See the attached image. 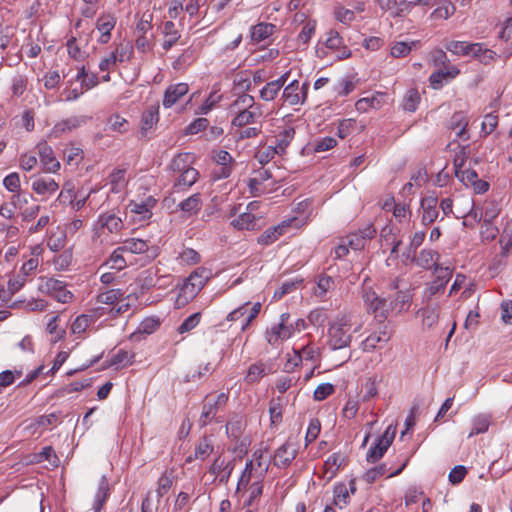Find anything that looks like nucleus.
Wrapping results in <instances>:
<instances>
[{
    "label": "nucleus",
    "instance_id": "obj_34",
    "mask_svg": "<svg viewBox=\"0 0 512 512\" xmlns=\"http://www.w3.org/2000/svg\"><path fill=\"white\" fill-rule=\"evenodd\" d=\"M133 354L125 350H118L115 354H113L108 360V367H115L116 369L126 367L133 363Z\"/></svg>",
    "mask_w": 512,
    "mask_h": 512
},
{
    "label": "nucleus",
    "instance_id": "obj_28",
    "mask_svg": "<svg viewBox=\"0 0 512 512\" xmlns=\"http://www.w3.org/2000/svg\"><path fill=\"white\" fill-rule=\"evenodd\" d=\"M345 463L346 458L342 454L333 453L330 455L324 463L325 474L328 476V479L333 478L337 474L339 468L345 465Z\"/></svg>",
    "mask_w": 512,
    "mask_h": 512
},
{
    "label": "nucleus",
    "instance_id": "obj_9",
    "mask_svg": "<svg viewBox=\"0 0 512 512\" xmlns=\"http://www.w3.org/2000/svg\"><path fill=\"white\" fill-rule=\"evenodd\" d=\"M325 38L319 40L327 50L335 51L338 58H347L350 56V50L344 45V39L341 34H324Z\"/></svg>",
    "mask_w": 512,
    "mask_h": 512
},
{
    "label": "nucleus",
    "instance_id": "obj_19",
    "mask_svg": "<svg viewBox=\"0 0 512 512\" xmlns=\"http://www.w3.org/2000/svg\"><path fill=\"white\" fill-rule=\"evenodd\" d=\"M40 162L46 172L55 173L60 168V163L56 160L53 150L47 144L38 146Z\"/></svg>",
    "mask_w": 512,
    "mask_h": 512
},
{
    "label": "nucleus",
    "instance_id": "obj_47",
    "mask_svg": "<svg viewBox=\"0 0 512 512\" xmlns=\"http://www.w3.org/2000/svg\"><path fill=\"white\" fill-rule=\"evenodd\" d=\"M481 210L483 214V223L493 222L500 213V208L495 201L485 202Z\"/></svg>",
    "mask_w": 512,
    "mask_h": 512
},
{
    "label": "nucleus",
    "instance_id": "obj_62",
    "mask_svg": "<svg viewBox=\"0 0 512 512\" xmlns=\"http://www.w3.org/2000/svg\"><path fill=\"white\" fill-rule=\"evenodd\" d=\"M359 410V401L353 398H349L344 408L342 409V415L346 419H353Z\"/></svg>",
    "mask_w": 512,
    "mask_h": 512
},
{
    "label": "nucleus",
    "instance_id": "obj_56",
    "mask_svg": "<svg viewBox=\"0 0 512 512\" xmlns=\"http://www.w3.org/2000/svg\"><path fill=\"white\" fill-rule=\"evenodd\" d=\"M335 391L334 385L331 383H322L316 387L314 390V400L323 401L330 395H332Z\"/></svg>",
    "mask_w": 512,
    "mask_h": 512
},
{
    "label": "nucleus",
    "instance_id": "obj_40",
    "mask_svg": "<svg viewBox=\"0 0 512 512\" xmlns=\"http://www.w3.org/2000/svg\"><path fill=\"white\" fill-rule=\"evenodd\" d=\"M238 230H253L256 226V218L250 212L241 213L231 223Z\"/></svg>",
    "mask_w": 512,
    "mask_h": 512
},
{
    "label": "nucleus",
    "instance_id": "obj_1",
    "mask_svg": "<svg viewBox=\"0 0 512 512\" xmlns=\"http://www.w3.org/2000/svg\"><path fill=\"white\" fill-rule=\"evenodd\" d=\"M356 315L354 313L348 312L343 313L335 317V319L331 322L329 327V341L328 345L332 350H339L346 348L350 345L352 335L351 330L357 332L361 329L362 324L355 322Z\"/></svg>",
    "mask_w": 512,
    "mask_h": 512
},
{
    "label": "nucleus",
    "instance_id": "obj_57",
    "mask_svg": "<svg viewBox=\"0 0 512 512\" xmlns=\"http://www.w3.org/2000/svg\"><path fill=\"white\" fill-rule=\"evenodd\" d=\"M497 125L498 116L493 113L486 114L481 125V132L487 136L496 129Z\"/></svg>",
    "mask_w": 512,
    "mask_h": 512
},
{
    "label": "nucleus",
    "instance_id": "obj_48",
    "mask_svg": "<svg viewBox=\"0 0 512 512\" xmlns=\"http://www.w3.org/2000/svg\"><path fill=\"white\" fill-rule=\"evenodd\" d=\"M107 125L110 130L119 132V133H125L129 130L128 121L124 117H121L120 115H117V114L111 115L108 118Z\"/></svg>",
    "mask_w": 512,
    "mask_h": 512
},
{
    "label": "nucleus",
    "instance_id": "obj_42",
    "mask_svg": "<svg viewBox=\"0 0 512 512\" xmlns=\"http://www.w3.org/2000/svg\"><path fill=\"white\" fill-rule=\"evenodd\" d=\"M411 299L412 295L410 294V292H398L393 300H389V302H392L391 311H396L397 313H400L402 311L407 310L410 305Z\"/></svg>",
    "mask_w": 512,
    "mask_h": 512
},
{
    "label": "nucleus",
    "instance_id": "obj_55",
    "mask_svg": "<svg viewBox=\"0 0 512 512\" xmlns=\"http://www.w3.org/2000/svg\"><path fill=\"white\" fill-rule=\"evenodd\" d=\"M133 53V47L130 41L126 43H120L118 47L113 51V54L116 56L119 62L127 61L131 58Z\"/></svg>",
    "mask_w": 512,
    "mask_h": 512
},
{
    "label": "nucleus",
    "instance_id": "obj_3",
    "mask_svg": "<svg viewBox=\"0 0 512 512\" xmlns=\"http://www.w3.org/2000/svg\"><path fill=\"white\" fill-rule=\"evenodd\" d=\"M228 399V392H221L217 395H207L203 401L201 415L198 420L199 425L201 427H205L212 421L222 423L224 421V418L221 415V413L226 407Z\"/></svg>",
    "mask_w": 512,
    "mask_h": 512
},
{
    "label": "nucleus",
    "instance_id": "obj_33",
    "mask_svg": "<svg viewBox=\"0 0 512 512\" xmlns=\"http://www.w3.org/2000/svg\"><path fill=\"white\" fill-rule=\"evenodd\" d=\"M126 251L124 250L123 246L117 247L109 256V258L104 263L105 266H108L110 269H114L116 271L123 270L127 262L124 258V253Z\"/></svg>",
    "mask_w": 512,
    "mask_h": 512
},
{
    "label": "nucleus",
    "instance_id": "obj_43",
    "mask_svg": "<svg viewBox=\"0 0 512 512\" xmlns=\"http://www.w3.org/2000/svg\"><path fill=\"white\" fill-rule=\"evenodd\" d=\"M463 202L465 204V207L468 208V210L467 212H463L461 216H457V218H470L473 220L474 223H479L483 221L482 210H479V208L475 206L473 199L465 198L463 199Z\"/></svg>",
    "mask_w": 512,
    "mask_h": 512
},
{
    "label": "nucleus",
    "instance_id": "obj_10",
    "mask_svg": "<svg viewBox=\"0 0 512 512\" xmlns=\"http://www.w3.org/2000/svg\"><path fill=\"white\" fill-rule=\"evenodd\" d=\"M297 456L294 444L285 442L274 453L273 464L280 468L288 467Z\"/></svg>",
    "mask_w": 512,
    "mask_h": 512
},
{
    "label": "nucleus",
    "instance_id": "obj_45",
    "mask_svg": "<svg viewBox=\"0 0 512 512\" xmlns=\"http://www.w3.org/2000/svg\"><path fill=\"white\" fill-rule=\"evenodd\" d=\"M125 173L124 169H116L110 174L109 181L113 193H119L125 187Z\"/></svg>",
    "mask_w": 512,
    "mask_h": 512
},
{
    "label": "nucleus",
    "instance_id": "obj_13",
    "mask_svg": "<svg viewBox=\"0 0 512 512\" xmlns=\"http://www.w3.org/2000/svg\"><path fill=\"white\" fill-rule=\"evenodd\" d=\"M295 219L284 220L276 226L266 229L259 237L258 243L261 245H270L283 235L286 229L291 225Z\"/></svg>",
    "mask_w": 512,
    "mask_h": 512
},
{
    "label": "nucleus",
    "instance_id": "obj_64",
    "mask_svg": "<svg viewBox=\"0 0 512 512\" xmlns=\"http://www.w3.org/2000/svg\"><path fill=\"white\" fill-rule=\"evenodd\" d=\"M501 320L504 324H512V300H504L500 305Z\"/></svg>",
    "mask_w": 512,
    "mask_h": 512
},
{
    "label": "nucleus",
    "instance_id": "obj_7",
    "mask_svg": "<svg viewBox=\"0 0 512 512\" xmlns=\"http://www.w3.org/2000/svg\"><path fill=\"white\" fill-rule=\"evenodd\" d=\"M272 178V173L267 169H260L255 172V176L248 179L247 186L249 193L253 197L261 196L270 190L268 181Z\"/></svg>",
    "mask_w": 512,
    "mask_h": 512
},
{
    "label": "nucleus",
    "instance_id": "obj_52",
    "mask_svg": "<svg viewBox=\"0 0 512 512\" xmlns=\"http://www.w3.org/2000/svg\"><path fill=\"white\" fill-rule=\"evenodd\" d=\"M379 97H382V95L378 96H371V97H364L359 99L356 102V109L359 112H366L369 108H379L380 107V101Z\"/></svg>",
    "mask_w": 512,
    "mask_h": 512
},
{
    "label": "nucleus",
    "instance_id": "obj_29",
    "mask_svg": "<svg viewBox=\"0 0 512 512\" xmlns=\"http://www.w3.org/2000/svg\"><path fill=\"white\" fill-rule=\"evenodd\" d=\"M336 287L335 280L333 277L322 274L318 277L317 286L314 289L315 296L325 299L327 294L334 290Z\"/></svg>",
    "mask_w": 512,
    "mask_h": 512
},
{
    "label": "nucleus",
    "instance_id": "obj_16",
    "mask_svg": "<svg viewBox=\"0 0 512 512\" xmlns=\"http://www.w3.org/2000/svg\"><path fill=\"white\" fill-rule=\"evenodd\" d=\"M189 91L187 83L171 84L167 87L164 93L163 106L165 108L172 107L178 102L180 98L185 96Z\"/></svg>",
    "mask_w": 512,
    "mask_h": 512
},
{
    "label": "nucleus",
    "instance_id": "obj_11",
    "mask_svg": "<svg viewBox=\"0 0 512 512\" xmlns=\"http://www.w3.org/2000/svg\"><path fill=\"white\" fill-rule=\"evenodd\" d=\"M438 199L436 196H426L421 199V223L424 226L431 225L439 215L437 210Z\"/></svg>",
    "mask_w": 512,
    "mask_h": 512
},
{
    "label": "nucleus",
    "instance_id": "obj_17",
    "mask_svg": "<svg viewBox=\"0 0 512 512\" xmlns=\"http://www.w3.org/2000/svg\"><path fill=\"white\" fill-rule=\"evenodd\" d=\"M299 83L297 80H293L283 90L282 97L289 105H298L304 102L307 93V84H303L302 93L298 92Z\"/></svg>",
    "mask_w": 512,
    "mask_h": 512
},
{
    "label": "nucleus",
    "instance_id": "obj_18",
    "mask_svg": "<svg viewBox=\"0 0 512 512\" xmlns=\"http://www.w3.org/2000/svg\"><path fill=\"white\" fill-rule=\"evenodd\" d=\"M90 118L87 116H72L61 122H58L52 130V133L57 137L62 133L70 132L87 123Z\"/></svg>",
    "mask_w": 512,
    "mask_h": 512
},
{
    "label": "nucleus",
    "instance_id": "obj_36",
    "mask_svg": "<svg viewBox=\"0 0 512 512\" xmlns=\"http://www.w3.org/2000/svg\"><path fill=\"white\" fill-rule=\"evenodd\" d=\"M448 50L454 54L477 55L481 50V46L479 44H468L467 42L457 41L451 43L448 46Z\"/></svg>",
    "mask_w": 512,
    "mask_h": 512
},
{
    "label": "nucleus",
    "instance_id": "obj_8",
    "mask_svg": "<svg viewBox=\"0 0 512 512\" xmlns=\"http://www.w3.org/2000/svg\"><path fill=\"white\" fill-rule=\"evenodd\" d=\"M204 270L201 272L195 271L189 275L180 288V295L184 296L186 300L194 298L197 293L204 287L207 276L203 275Z\"/></svg>",
    "mask_w": 512,
    "mask_h": 512
},
{
    "label": "nucleus",
    "instance_id": "obj_6",
    "mask_svg": "<svg viewBox=\"0 0 512 512\" xmlns=\"http://www.w3.org/2000/svg\"><path fill=\"white\" fill-rule=\"evenodd\" d=\"M395 437V428L389 425L384 433L378 437L374 446L370 447L367 452L366 459L370 463H375L383 457L387 449L392 444Z\"/></svg>",
    "mask_w": 512,
    "mask_h": 512
},
{
    "label": "nucleus",
    "instance_id": "obj_24",
    "mask_svg": "<svg viewBox=\"0 0 512 512\" xmlns=\"http://www.w3.org/2000/svg\"><path fill=\"white\" fill-rule=\"evenodd\" d=\"M153 205L154 201L152 199H148L145 202L131 201L128 205V208L132 213L138 216L139 221H146L152 216L151 208Z\"/></svg>",
    "mask_w": 512,
    "mask_h": 512
},
{
    "label": "nucleus",
    "instance_id": "obj_50",
    "mask_svg": "<svg viewBox=\"0 0 512 512\" xmlns=\"http://www.w3.org/2000/svg\"><path fill=\"white\" fill-rule=\"evenodd\" d=\"M456 177L466 186L471 187V185L478 179V174L473 169H457L455 171Z\"/></svg>",
    "mask_w": 512,
    "mask_h": 512
},
{
    "label": "nucleus",
    "instance_id": "obj_44",
    "mask_svg": "<svg viewBox=\"0 0 512 512\" xmlns=\"http://www.w3.org/2000/svg\"><path fill=\"white\" fill-rule=\"evenodd\" d=\"M266 374V366L263 363H255L249 367L245 381L249 384H253L258 382Z\"/></svg>",
    "mask_w": 512,
    "mask_h": 512
},
{
    "label": "nucleus",
    "instance_id": "obj_23",
    "mask_svg": "<svg viewBox=\"0 0 512 512\" xmlns=\"http://www.w3.org/2000/svg\"><path fill=\"white\" fill-rule=\"evenodd\" d=\"M213 451L214 446L212 444L211 438L204 436L196 445L193 456L190 455L187 458V462H190L193 459L204 461L213 453Z\"/></svg>",
    "mask_w": 512,
    "mask_h": 512
},
{
    "label": "nucleus",
    "instance_id": "obj_41",
    "mask_svg": "<svg viewBox=\"0 0 512 512\" xmlns=\"http://www.w3.org/2000/svg\"><path fill=\"white\" fill-rule=\"evenodd\" d=\"M122 246L126 252L132 254H143L147 252L149 248L147 241L139 238L127 239L123 242Z\"/></svg>",
    "mask_w": 512,
    "mask_h": 512
},
{
    "label": "nucleus",
    "instance_id": "obj_32",
    "mask_svg": "<svg viewBox=\"0 0 512 512\" xmlns=\"http://www.w3.org/2000/svg\"><path fill=\"white\" fill-rule=\"evenodd\" d=\"M490 423V416L486 414H478L474 416L471 420V431L468 434V438L487 432Z\"/></svg>",
    "mask_w": 512,
    "mask_h": 512
},
{
    "label": "nucleus",
    "instance_id": "obj_5",
    "mask_svg": "<svg viewBox=\"0 0 512 512\" xmlns=\"http://www.w3.org/2000/svg\"><path fill=\"white\" fill-rule=\"evenodd\" d=\"M362 298L368 312L373 313L375 317L386 318L388 313L391 312L392 302H389L386 298L379 297L370 288H363Z\"/></svg>",
    "mask_w": 512,
    "mask_h": 512
},
{
    "label": "nucleus",
    "instance_id": "obj_54",
    "mask_svg": "<svg viewBox=\"0 0 512 512\" xmlns=\"http://www.w3.org/2000/svg\"><path fill=\"white\" fill-rule=\"evenodd\" d=\"M425 232L424 231H417L415 232L410 239L409 246L407 248L406 259H409L411 255L416 253V250L418 247H420L425 239Z\"/></svg>",
    "mask_w": 512,
    "mask_h": 512
},
{
    "label": "nucleus",
    "instance_id": "obj_46",
    "mask_svg": "<svg viewBox=\"0 0 512 512\" xmlns=\"http://www.w3.org/2000/svg\"><path fill=\"white\" fill-rule=\"evenodd\" d=\"M123 297V292L120 289H111L100 293L97 296V302L106 305H116Z\"/></svg>",
    "mask_w": 512,
    "mask_h": 512
},
{
    "label": "nucleus",
    "instance_id": "obj_37",
    "mask_svg": "<svg viewBox=\"0 0 512 512\" xmlns=\"http://www.w3.org/2000/svg\"><path fill=\"white\" fill-rule=\"evenodd\" d=\"M192 158L193 157L189 153H180L172 159L170 169L179 175L183 171L192 167Z\"/></svg>",
    "mask_w": 512,
    "mask_h": 512
},
{
    "label": "nucleus",
    "instance_id": "obj_35",
    "mask_svg": "<svg viewBox=\"0 0 512 512\" xmlns=\"http://www.w3.org/2000/svg\"><path fill=\"white\" fill-rule=\"evenodd\" d=\"M389 338V335L385 331L373 333L369 335L364 341H362V350L365 352H371L377 348L379 343H386Z\"/></svg>",
    "mask_w": 512,
    "mask_h": 512
},
{
    "label": "nucleus",
    "instance_id": "obj_39",
    "mask_svg": "<svg viewBox=\"0 0 512 512\" xmlns=\"http://www.w3.org/2000/svg\"><path fill=\"white\" fill-rule=\"evenodd\" d=\"M158 111L153 108L146 110L141 118V135L147 136L148 131L158 122Z\"/></svg>",
    "mask_w": 512,
    "mask_h": 512
},
{
    "label": "nucleus",
    "instance_id": "obj_12",
    "mask_svg": "<svg viewBox=\"0 0 512 512\" xmlns=\"http://www.w3.org/2000/svg\"><path fill=\"white\" fill-rule=\"evenodd\" d=\"M440 255L437 251L433 249H422L418 255H411L408 260L414 262L417 266L429 270L434 268L438 264V260Z\"/></svg>",
    "mask_w": 512,
    "mask_h": 512
},
{
    "label": "nucleus",
    "instance_id": "obj_22",
    "mask_svg": "<svg viewBox=\"0 0 512 512\" xmlns=\"http://www.w3.org/2000/svg\"><path fill=\"white\" fill-rule=\"evenodd\" d=\"M404 467H405V464H403L398 469L392 471L391 469L387 468L386 464H382L380 466H377V467L367 470L365 472V474L363 475V479L367 483H373L379 477L384 476V475H386L387 477H392V476L398 475L399 473L402 472Z\"/></svg>",
    "mask_w": 512,
    "mask_h": 512
},
{
    "label": "nucleus",
    "instance_id": "obj_20",
    "mask_svg": "<svg viewBox=\"0 0 512 512\" xmlns=\"http://www.w3.org/2000/svg\"><path fill=\"white\" fill-rule=\"evenodd\" d=\"M289 73H284L278 79L268 82L261 90L260 97L264 101H272L278 95L281 88L285 85Z\"/></svg>",
    "mask_w": 512,
    "mask_h": 512
},
{
    "label": "nucleus",
    "instance_id": "obj_38",
    "mask_svg": "<svg viewBox=\"0 0 512 512\" xmlns=\"http://www.w3.org/2000/svg\"><path fill=\"white\" fill-rule=\"evenodd\" d=\"M467 125L468 120L462 112L454 113L451 118V128L455 131L457 137L468 139L466 135Z\"/></svg>",
    "mask_w": 512,
    "mask_h": 512
},
{
    "label": "nucleus",
    "instance_id": "obj_31",
    "mask_svg": "<svg viewBox=\"0 0 512 512\" xmlns=\"http://www.w3.org/2000/svg\"><path fill=\"white\" fill-rule=\"evenodd\" d=\"M64 287V282L55 278L42 277L38 284V291L54 297L58 290Z\"/></svg>",
    "mask_w": 512,
    "mask_h": 512
},
{
    "label": "nucleus",
    "instance_id": "obj_63",
    "mask_svg": "<svg viewBox=\"0 0 512 512\" xmlns=\"http://www.w3.org/2000/svg\"><path fill=\"white\" fill-rule=\"evenodd\" d=\"M4 187L10 192H18L20 189V177L18 173L8 174L3 180Z\"/></svg>",
    "mask_w": 512,
    "mask_h": 512
},
{
    "label": "nucleus",
    "instance_id": "obj_26",
    "mask_svg": "<svg viewBox=\"0 0 512 512\" xmlns=\"http://www.w3.org/2000/svg\"><path fill=\"white\" fill-rule=\"evenodd\" d=\"M109 497V483L106 476H102L95 494L93 510L100 512Z\"/></svg>",
    "mask_w": 512,
    "mask_h": 512
},
{
    "label": "nucleus",
    "instance_id": "obj_4",
    "mask_svg": "<svg viewBox=\"0 0 512 512\" xmlns=\"http://www.w3.org/2000/svg\"><path fill=\"white\" fill-rule=\"evenodd\" d=\"M290 315L288 313H282L277 324L272 325L266 330L265 338L267 342L273 347H279V345L292 337L294 334V327L288 323Z\"/></svg>",
    "mask_w": 512,
    "mask_h": 512
},
{
    "label": "nucleus",
    "instance_id": "obj_2",
    "mask_svg": "<svg viewBox=\"0 0 512 512\" xmlns=\"http://www.w3.org/2000/svg\"><path fill=\"white\" fill-rule=\"evenodd\" d=\"M231 110L237 112L231 123L233 128L254 124L262 115L260 108L255 106L254 98L249 94L240 95L231 105Z\"/></svg>",
    "mask_w": 512,
    "mask_h": 512
},
{
    "label": "nucleus",
    "instance_id": "obj_51",
    "mask_svg": "<svg viewBox=\"0 0 512 512\" xmlns=\"http://www.w3.org/2000/svg\"><path fill=\"white\" fill-rule=\"evenodd\" d=\"M349 498L350 495L345 485H339L335 487L333 503L336 506H338L340 509L344 508L347 505Z\"/></svg>",
    "mask_w": 512,
    "mask_h": 512
},
{
    "label": "nucleus",
    "instance_id": "obj_27",
    "mask_svg": "<svg viewBox=\"0 0 512 512\" xmlns=\"http://www.w3.org/2000/svg\"><path fill=\"white\" fill-rule=\"evenodd\" d=\"M294 136L295 130L292 127L280 131L275 136V143L272 145L274 148H277L278 155H283L286 152V149L294 139Z\"/></svg>",
    "mask_w": 512,
    "mask_h": 512
},
{
    "label": "nucleus",
    "instance_id": "obj_21",
    "mask_svg": "<svg viewBox=\"0 0 512 512\" xmlns=\"http://www.w3.org/2000/svg\"><path fill=\"white\" fill-rule=\"evenodd\" d=\"M417 316L421 318L422 328L430 330L434 328L439 320V307L426 306L417 311Z\"/></svg>",
    "mask_w": 512,
    "mask_h": 512
},
{
    "label": "nucleus",
    "instance_id": "obj_60",
    "mask_svg": "<svg viewBox=\"0 0 512 512\" xmlns=\"http://www.w3.org/2000/svg\"><path fill=\"white\" fill-rule=\"evenodd\" d=\"M445 285L437 280H433L423 291V298L426 301H430L437 293L445 289Z\"/></svg>",
    "mask_w": 512,
    "mask_h": 512
},
{
    "label": "nucleus",
    "instance_id": "obj_59",
    "mask_svg": "<svg viewBox=\"0 0 512 512\" xmlns=\"http://www.w3.org/2000/svg\"><path fill=\"white\" fill-rule=\"evenodd\" d=\"M320 430H321L320 421L316 418L311 419L308 429H307V432H306V436H305L306 445H308L309 443H311L317 439V437L320 433Z\"/></svg>",
    "mask_w": 512,
    "mask_h": 512
},
{
    "label": "nucleus",
    "instance_id": "obj_61",
    "mask_svg": "<svg viewBox=\"0 0 512 512\" xmlns=\"http://www.w3.org/2000/svg\"><path fill=\"white\" fill-rule=\"evenodd\" d=\"M275 155H278L277 148H274L273 145H268L257 152L256 158L261 164H267Z\"/></svg>",
    "mask_w": 512,
    "mask_h": 512
},
{
    "label": "nucleus",
    "instance_id": "obj_25",
    "mask_svg": "<svg viewBox=\"0 0 512 512\" xmlns=\"http://www.w3.org/2000/svg\"><path fill=\"white\" fill-rule=\"evenodd\" d=\"M202 207V200L200 194L196 193L188 198L182 200L177 205V208L187 214L188 216L197 214Z\"/></svg>",
    "mask_w": 512,
    "mask_h": 512
},
{
    "label": "nucleus",
    "instance_id": "obj_15",
    "mask_svg": "<svg viewBox=\"0 0 512 512\" xmlns=\"http://www.w3.org/2000/svg\"><path fill=\"white\" fill-rule=\"evenodd\" d=\"M98 223L103 230H107L111 234H118L124 228L122 218L114 212L102 213L98 218Z\"/></svg>",
    "mask_w": 512,
    "mask_h": 512
},
{
    "label": "nucleus",
    "instance_id": "obj_49",
    "mask_svg": "<svg viewBox=\"0 0 512 512\" xmlns=\"http://www.w3.org/2000/svg\"><path fill=\"white\" fill-rule=\"evenodd\" d=\"M419 101H420V95H419L418 91L415 89L408 90L403 99L402 105H403L404 110H406L408 112L416 111Z\"/></svg>",
    "mask_w": 512,
    "mask_h": 512
},
{
    "label": "nucleus",
    "instance_id": "obj_58",
    "mask_svg": "<svg viewBox=\"0 0 512 512\" xmlns=\"http://www.w3.org/2000/svg\"><path fill=\"white\" fill-rule=\"evenodd\" d=\"M260 131H261V129L257 128V127H247V128L242 127V128H237L233 132V136L236 139V141H241L244 139L253 138V137L258 136Z\"/></svg>",
    "mask_w": 512,
    "mask_h": 512
},
{
    "label": "nucleus",
    "instance_id": "obj_53",
    "mask_svg": "<svg viewBox=\"0 0 512 512\" xmlns=\"http://www.w3.org/2000/svg\"><path fill=\"white\" fill-rule=\"evenodd\" d=\"M200 320H201V313L196 312V313L190 315L189 317H187L181 323V325L177 328V331L180 334L187 333V332L193 330L200 323Z\"/></svg>",
    "mask_w": 512,
    "mask_h": 512
},
{
    "label": "nucleus",
    "instance_id": "obj_14",
    "mask_svg": "<svg viewBox=\"0 0 512 512\" xmlns=\"http://www.w3.org/2000/svg\"><path fill=\"white\" fill-rule=\"evenodd\" d=\"M31 188L36 194L48 198L59 189V184L51 177H36Z\"/></svg>",
    "mask_w": 512,
    "mask_h": 512
},
{
    "label": "nucleus",
    "instance_id": "obj_30",
    "mask_svg": "<svg viewBox=\"0 0 512 512\" xmlns=\"http://www.w3.org/2000/svg\"><path fill=\"white\" fill-rule=\"evenodd\" d=\"M198 175V171L193 167L183 171L177 176L174 189H186L191 187L197 181Z\"/></svg>",
    "mask_w": 512,
    "mask_h": 512
}]
</instances>
